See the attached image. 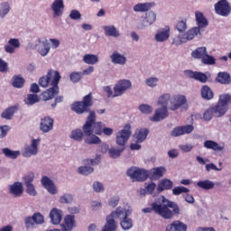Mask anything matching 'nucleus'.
Segmentation results:
<instances>
[{
  "label": "nucleus",
  "instance_id": "obj_1",
  "mask_svg": "<svg viewBox=\"0 0 231 231\" xmlns=\"http://www.w3.org/2000/svg\"><path fill=\"white\" fill-rule=\"evenodd\" d=\"M60 81V73L53 69H50L46 76L42 77L39 79V85L42 88H48V86H50V82H51V86L52 87L43 91L41 94V99L44 100V102H47V100H51V98H54L55 95H59Z\"/></svg>",
  "mask_w": 231,
  "mask_h": 231
},
{
  "label": "nucleus",
  "instance_id": "obj_2",
  "mask_svg": "<svg viewBox=\"0 0 231 231\" xmlns=\"http://www.w3.org/2000/svg\"><path fill=\"white\" fill-rule=\"evenodd\" d=\"M167 204H158V202H153L151 204L152 208H143L144 214H151L155 212L162 219H172L174 216H180V207L176 202L171 200H166Z\"/></svg>",
  "mask_w": 231,
  "mask_h": 231
},
{
  "label": "nucleus",
  "instance_id": "obj_3",
  "mask_svg": "<svg viewBox=\"0 0 231 231\" xmlns=\"http://www.w3.org/2000/svg\"><path fill=\"white\" fill-rule=\"evenodd\" d=\"M231 104V95L223 94L219 96L218 103L215 106H211L207 109L203 114V119L206 122H210L212 118H221L226 115L228 111V106Z\"/></svg>",
  "mask_w": 231,
  "mask_h": 231
},
{
  "label": "nucleus",
  "instance_id": "obj_4",
  "mask_svg": "<svg viewBox=\"0 0 231 231\" xmlns=\"http://www.w3.org/2000/svg\"><path fill=\"white\" fill-rule=\"evenodd\" d=\"M127 209L118 207L106 217V222L102 231H116V221L115 219H125L128 217Z\"/></svg>",
  "mask_w": 231,
  "mask_h": 231
},
{
  "label": "nucleus",
  "instance_id": "obj_5",
  "mask_svg": "<svg viewBox=\"0 0 231 231\" xmlns=\"http://www.w3.org/2000/svg\"><path fill=\"white\" fill-rule=\"evenodd\" d=\"M171 94H163L159 97L158 104L162 106V108L156 109L152 117H151L152 122H161V120H165L169 116V111L167 110V106L169 102L171 104Z\"/></svg>",
  "mask_w": 231,
  "mask_h": 231
},
{
  "label": "nucleus",
  "instance_id": "obj_6",
  "mask_svg": "<svg viewBox=\"0 0 231 231\" xmlns=\"http://www.w3.org/2000/svg\"><path fill=\"white\" fill-rule=\"evenodd\" d=\"M93 106V94L89 93L83 97L81 101H76L70 106L71 111L76 115H86V113L91 112V106Z\"/></svg>",
  "mask_w": 231,
  "mask_h": 231
},
{
  "label": "nucleus",
  "instance_id": "obj_7",
  "mask_svg": "<svg viewBox=\"0 0 231 231\" xmlns=\"http://www.w3.org/2000/svg\"><path fill=\"white\" fill-rule=\"evenodd\" d=\"M99 125L100 122H97V114L94 110H91L82 126L85 136H91L94 134H97Z\"/></svg>",
  "mask_w": 231,
  "mask_h": 231
},
{
  "label": "nucleus",
  "instance_id": "obj_8",
  "mask_svg": "<svg viewBox=\"0 0 231 231\" xmlns=\"http://www.w3.org/2000/svg\"><path fill=\"white\" fill-rule=\"evenodd\" d=\"M131 124H126L124 126V129L117 132L116 135V142L119 147L125 149V144L129 142V138H131Z\"/></svg>",
  "mask_w": 231,
  "mask_h": 231
},
{
  "label": "nucleus",
  "instance_id": "obj_9",
  "mask_svg": "<svg viewBox=\"0 0 231 231\" xmlns=\"http://www.w3.org/2000/svg\"><path fill=\"white\" fill-rule=\"evenodd\" d=\"M197 35H201V31H199V27H193L189 29L186 33L174 38L172 43L175 46H180V44H183V42H188V41H192Z\"/></svg>",
  "mask_w": 231,
  "mask_h": 231
},
{
  "label": "nucleus",
  "instance_id": "obj_10",
  "mask_svg": "<svg viewBox=\"0 0 231 231\" xmlns=\"http://www.w3.org/2000/svg\"><path fill=\"white\" fill-rule=\"evenodd\" d=\"M126 174L133 181H145L149 178V171L142 168H130Z\"/></svg>",
  "mask_w": 231,
  "mask_h": 231
},
{
  "label": "nucleus",
  "instance_id": "obj_11",
  "mask_svg": "<svg viewBox=\"0 0 231 231\" xmlns=\"http://www.w3.org/2000/svg\"><path fill=\"white\" fill-rule=\"evenodd\" d=\"M217 15L220 17H228L231 14V4L227 0H219L214 5Z\"/></svg>",
  "mask_w": 231,
  "mask_h": 231
},
{
  "label": "nucleus",
  "instance_id": "obj_12",
  "mask_svg": "<svg viewBox=\"0 0 231 231\" xmlns=\"http://www.w3.org/2000/svg\"><path fill=\"white\" fill-rule=\"evenodd\" d=\"M132 83L128 79H120L114 87V96L113 98L116 97H122L127 89H131Z\"/></svg>",
  "mask_w": 231,
  "mask_h": 231
},
{
  "label": "nucleus",
  "instance_id": "obj_13",
  "mask_svg": "<svg viewBox=\"0 0 231 231\" xmlns=\"http://www.w3.org/2000/svg\"><path fill=\"white\" fill-rule=\"evenodd\" d=\"M183 106H187V97L183 95H176L173 96L171 99V111H178L180 107H183Z\"/></svg>",
  "mask_w": 231,
  "mask_h": 231
},
{
  "label": "nucleus",
  "instance_id": "obj_14",
  "mask_svg": "<svg viewBox=\"0 0 231 231\" xmlns=\"http://www.w3.org/2000/svg\"><path fill=\"white\" fill-rule=\"evenodd\" d=\"M39 143H41V139H33L31 145L25 146L23 152V156L25 158H30V156H35L39 152Z\"/></svg>",
  "mask_w": 231,
  "mask_h": 231
},
{
  "label": "nucleus",
  "instance_id": "obj_15",
  "mask_svg": "<svg viewBox=\"0 0 231 231\" xmlns=\"http://www.w3.org/2000/svg\"><path fill=\"white\" fill-rule=\"evenodd\" d=\"M192 131H194V125H192L176 126L171 131V136L177 138L178 136H181L183 134H190Z\"/></svg>",
  "mask_w": 231,
  "mask_h": 231
},
{
  "label": "nucleus",
  "instance_id": "obj_16",
  "mask_svg": "<svg viewBox=\"0 0 231 231\" xmlns=\"http://www.w3.org/2000/svg\"><path fill=\"white\" fill-rule=\"evenodd\" d=\"M44 223V217L41 213H34L32 217L25 218L26 228H32L33 225H42Z\"/></svg>",
  "mask_w": 231,
  "mask_h": 231
},
{
  "label": "nucleus",
  "instance_id": "obj_17",
  "mask_svg": "<svg viewBox=\"0 0 231 231\" xmlns=\"http://www.w3.org/2000/svg\"><path fill=\"white\" fill-rule=\"evenodd\" d=\"M156 22V13L151 11L146 14V16L143 21L138 23V30H143L145 26H151Z\"/></svg>",
  "mask_w": 231,
  "mask_h": 231
},
{
  "label": "nucleus",
  "instance_id": "obj_18",
  "mask_svg": "<svg viewBox=\"0 0 231 231\" xmlns=\"http://www.w3.org/2000/svg\"><path fill=\"white\" fill-rule=\"evenodd\" d=\"M53 118L50 116L42 118L40 123V131H42V133H50V131L53 130Z\"/></svg>",
  "mask_w": 231,
  "mask_h": 231
},
{
  "label": "nucleus",
  "instance_id": "obj_19",
  "mask_svg": "<svg viewBox=\"0 0 231 231\" xmlns=\"http://www.w3.org/2000/svg\"><path fill=\"white\" fill-rule=\"evenodd\" d=\"M24 192V187L22 182H14L13 185H9V194L14 195V198H21Z\"/></svg>",
  "mask_w": 231,
  "mask_h": 231
},
{
  "label": "nucleus",
  "instance_id": "obj_20",
  "mask_svg": "<svg viewBox=\"0 0 231 231\" xmlns=\"http://www.w3.org/2000/svg\"><path fill=\"white\" fill-rule=\"evenodd\" d=\"M42 185L50 194H57V187L55 186V183H53V180L48 176H43L42 178Z\"/></svg>",
  "mask_w": 231,
  "mask_h": 231
},
{
  "label": "nucleus",
  "instance_id": "obj_21",
  "mask_svg": "<svg viewBox=\"0 0 231 231\" xmlns=\"http://www.w3.org/2000/svg\"><path fill=\"white\" fill-rule=\"evenodd\" d=\"M185 73H186V75H188V77H189V79H194L195 80H198L199 82H201L202 84L207 83V81L208 80L207 74H205L203 72L186 70Z\"/></svg>",
  "mask_w": 231,
  "mask_h": 231
},
{
  "label": "nucleus",
  "instance_id": "obj_22",
  "mask_svg": "<svg viewBox=\"0 0 231 231\" xmlns=\"http://www.w3.org/2000/svg\"><path fill=\"white\" fill-rule=\"evenodd\" d=\"M53 17H60L64 12V1L55 0L51 5Z\"/></svg>",
  "mask_w": 231,
  "mask_h": 231
},
{
  "label": "nucleus",
  "instance_id": "obj_23",
  "mask_svg": "<svg viewBox=\"0 0 231 231\" xmlns=\"http://www.w3.org/2000/svg\"><path fill=\"white\" fill-rule=\"evenodd\" d=\"M171 37V28L169 26H165L164 29L159 30L155 35V41L157 42H165Z\"/></svg>",
  "mask_w": 231,
  "mask_h": 231
},
{
  "label": "nucleus",
  "instance_id": "obj_24",
  "mask_svg": "<svg viewBox=\"0 0 231 231\" xmlns=\"http://www.w3.org/2000/svg\"><path fill=\"white\" fill-rule=\"evenodd\" d=\"M195 17L198 25L197 28H199V31H201V28H207V26H208V20H207V17H205L203 13L196 11Z\"/></svg>",
  "mask_w": 231,
  "mask_h": 231
},
{
  "label": "nucleus",
  "instance_id": "obj_25",
  "mask_svg": "<svg viewBox=\"0 0 231 231\" xmlns=\"http://www.w3.org/2000/svg\"><path fill=\"white\" fill-rule=\"evenodd\" d=\"M187 225L180 220H175L166 226L165 231H187Z\"/></svg>",
  "mask_w": 231,
  "mask_h": 231
},
{
  "label": "nucleus",
  "instance_id": "obj_26",
  "mask_svg": "<svg viewBox=\"0 0 231 231\" xmlns=\"http://www.w3.org/2000/svg\"><path fill=\"white\" fill-rule=\"evenodd\" d=\"M61 226V231H72L75 226V216L67 215L64 217V224Z\"/></svg>",
  "mask_w": 231,
  "mask_h": 231
},
{
  "label": "nucleus",
  "instance_id": "obj_27",
  "mask_svg": "<svg viewBox=\"0 0 231 231\" xmlns=\"http://www.w3.org/2000/svg\"><path fill=\"white\" fill-rule=\"evenodd\" d=\"M50 217L52 225H59L62 221V210L52 208L50 212Z\"/></svg>",
  "mask_w": 231,
  "mask_h": 231
},
{
  "label": "nucleus",
  "instance_id": "obj_28",
  "mask_svg": "<svg viewBox=\"0 0 231 231\" xmlns=\"http://www.w3.org/2000/svg\"><path fill=\"white\" fill-rule=\"evenodd\" d=\"M174 186V182L169 179H163L160 181V183L157 186V190L159 192H163V190H171L172 187Z\"/></svg>",
  "mask_w": 231,
  "mask_h": 231
},
{
  "label": "nucleus",
  "instance_id": "obj_29",
  "mask_svg": "<svg viewBox=\"0 0 231 231\" xmlns=\"http://www.w3.org/2000/svg\"><path fill=\"white\" fill-rule=\"evenodd\" d=\"M110 59L112 60L113 64H119L120 66H124V64L127 62V58L118 52H114L110 56Z\"/></svg>",
  "mask_w": 231,
  "mask_h": 231
},
{
  "label": "nucleus",
  "instance_id": "obj_30",
  "mask_svg": "<svg viewBox=\"0 0 231 231\" xmlns=\"http://www.w3.org/2000/svg\"><path fill=\"white\" fill-rule=\"evenodd\" d=\"M149 134V130L147 128H141L136 130L134 134V138L137 140V143H142Z\"/></svg>",
  "mask_w": 231,
  "mask_h": 231
},
{
  "label": "nucleus",
  "instance_id": "obj_31",
  "mask_svg": "<svg viewBox=\"0 0 231 231\" xmlns=\"http://www.w3.org/2000/svg\"><path fill=\"white\" fill-rule=\"evenodd\" d=\"M113 133V128L106 127V124L102 122L99 123V126L97 127V136H102V134H105V136H111Z\"/></svg>",
  "mask_w": 231,
  "mask_h": 231
},
{
  "label": "nucleus",
  "instance_id": "obj_32",
  "mask_svg": "<svg viewBox=\"0 0 231 231\" xmlns=\"http://www.w3.org/2000/svg\"><path fill=\"white\" fill-rule=\"evenodd\" d=\"M204 147L206 149H211L212 151H217L218 152H221L225 149V146L219 145V143L212 141V140H208L204 142Z\"/></svg>",
  "mask_w": 231,
  "mask_h": 231
},
{
  "label": "nucleus",
  "instance_id": "obj_33",
  "mask_svg": "<svg viewBox=\"0 0 231 231\" xmlns=\"http://www.w3.org/2000/svg\"><path fill=\"white\" fill-rule=\"evenodd\" d=\"M51 46L50 45V42H48V40H43L42 44L38 47V51L42 57H46L47 53H50Z\"/></svg>",
  "mask_w": 231,
  "mask_h": 231
},
{
  "label": "nucleus",
  "instance_id": "obj_34",
  "mask_svg": "<svg viewBox=\"0 0 231 231\" xmlns=\"http://www.w3.org/2000/svg\"><path fill=\"white\" fill-rule=\"evenodd\" d=\"M216 81L219 84L228 85L231 82L230 74L227 72H219L216 78Z\"/></svg>",
  "mask_w": 231,
  "mask_h": 231
},
{
  "label": "nucleus",
  "instance_id": "obj_35",
  "mask_svg": "<svg viewBox=\"0 0 231 231\" xmlns=\"http://www.w3.org/2000/svg\"><path fill=\"white\" fill-rule=\"evenodd\" d=\"M201 97L204 100H212L214 98V92L210 87L204 85L201 88Z\"/></svg>",
  "mask_w": 231,
  "mask_h": 231
},
{
  "label": "nucleus",
  "instance_id": "obj_36",
  "mask_svg": "<svg viewBox=\"0 0 231 231\" xmlns=\"http://www.w3.org/2000/svg\"><path fill=\"white\" fill-rule=\"evenodd\" d=\"M106 35L108 37H120V32L116 30L115 25H106L103 27Z\"/></svg>",
  "mask_w": 231,
  "mask_h": 231
},
{
  "label": "nucleus",
  "instance_id": "obj_37",
  "mask_svg": "<svg viewBox=\"0 0 231 231\" xmlns=\"http://www.w3.org/2000/svg\"><path fill=\"white\" fill-rule=\"evenodd\" d=\"M18 109L17 106H9L2 113V118H5V120H12V117L15 115V112Z\"/></svg>",
  "mask_w": 231,
  "mask_h": 231
},
{
  "label": "nucleus",
  "instance_id": "obj_38",
  "mask_svg": "<svg viewBox=\"0 0 231 231\" xmlns=\"http://www.w3.org/2000/svg\"><path fill=\"white\" fill-rule=\"evenodd\" d=\"M154 6V3L137 4L134 6V12H149Z\"/></svg>",
  "mask_w": 231,
  "mask_h": 231
},
{
  "label": "nucleus",
  "instance_id": "obj_39",
  "mask_svg": "<svg viewBox=\"0 0 231 231\" xmlns=\"http://www.w3.org/2000/svg\"><path fill=\"white\" fill-rule=\"evenodd\" d=\"M206 53L207 47H199L191 52V57H193V59H200L202 60Z\"/></svg>",
  "mask_w": 231,
  "mask_h": 231
},
{
  "label": "nucleus",
  "instance_id": "obj_40",
  "mask_svg": "<svg viewBox=\"0 0 231 231\" xmlns=\"http://www.w3.org/2000/svg\"><path fill=\"white\" fill-rule=\"evenodd\" d=\"M84 130L75 129L71 132L70 138L76 142H82L84 140Z\"/></svg>",
  "mask_w": 231,
  "mask_h": 231
},
{
  "label": "nucleus",
  "instance_id": "obj_41",
  "mask_svg": "<svg viewBox=\"0 0 231 231\" xmlns=\"http://www.w3.org/2000/svg\"><path fill=\"white\" fill-rule=\"evenodd\" d=\"M3 154H5V158H10L11 160H15L19 157L21 152L19 151H12L9 148H4L2 150Z\"/></svg>",
  "mask_w": 231,
  "mask_h": 231
},
{
  "label": "nucleus",
  "instance_id": "obj_42",
  "mask_svg": "<svg viewBox=\"0 0 231 231\" xmlns=\"http://www.w3.org/2000/svg\"><path fill=\"white\" fill-rule=\"evenodd\" d=\"M85 64L95 65L98 62V56L95 54H85L83 56Z\"/></svg>",
  "mask_w": 231,
  "mask_h": 231
},
{
  "label": "nucleus",
  "instance_id": "obj_43",
  "mask_svg": "<svg viewBox=\"0 0 231 231\" xmlns=\"http://www.w3.org/2000/svg\"><path fill=\"white\" fill-rule=\"evenodd\" d=\"M167 172V169L165 167L160 166L157 168H153L152 171V178H162L163 177V174Z\"/></svg>",
  "mask_w": 231,
  "mask_h": 231
},
{
  "label": "nucleus",
  "instance_id": "obj_44",
  "mask_svg": "<svg viewBox=\"0 0 231 231\" xmlns=\"http://www.w3.org/2000/svg\"><path fill=\"white\" fill-rule=\"evenodd\" d=\"M39 101L40 99L37 94H28L27 97L24 99V102L27 106H33V104H37Z\"/></svg>",
  "mask_w": 231,
  "mask_h": 231
},
{
  "label": "nucleus",
  "instance_id": "obj_45",
  "mask_svg": "<svg viewBox=\"0 0 231 231\" xmlns=\"http://www.w3.org/2000/svg\"><path fill=\"white\" fill-rule=\"evenodd\" d=\"M198 187L200 189H204V190H210V189H214V182L206 180H200L197 183Z\"/></svg>",
  "mask_w": 231,
  "mask_h": 231
},
{
  "label": "nucleus",
  "instance_id": "obj_46",
  "mask_svg": "<svg viewBox=\"0 0 231 231\" xmlns=\"http://www.w3.org/2000/svg\"><path fill=\"white\" fill-rule=\"evenodd\" d=\"M85 143H88V145H97L102 143V140H100V137L92 134L88 138L85 139Z\"/></svg>",
  "mask_w": 231,
  "mask_h": 231
},
{
  "label": "nucleus",
  "instance_id": "obj_47",
  "mask_svg": "<svg viewBox=\"0 0 231 231\" xmlns=\"http://www.w3.org/2000/svg\"><path fill=\"white\" fill-rule=\"evenodd\" d=\"M12 84H13L14 88H23V86H24V78H23L21 76H14L13 78Z\"/></svg>",
  "mask_w": 231,
  "mask_h": 231
},
{
  "label": "nucleus",
  "instance_id": "obj_48",
  "mask_svg": "<svg viewBox=\"0 0 231 231\" xmlns=\"http://www.w3.org/2000/svg\"><path fill=\"white\" fill-rule=\"evenodd\" d=\"M120 225L123 230H131V228H133V220L126 217L125 218H123V220H121Z\"/></svg>",
  "mask_w": 231,
  "mask_h": 231
},
{
  "label": "nucleus",
  "instance_id": "obj_49",
  "mask_svg": "<svg viewBox=\"0 0 231 231\" xmlns=\"http://www.w3.org/2000/svg\"><path fill=\"white\" fill-rule=\"evenodd\" d=\"M189 192H190V189L183 186H178L172 189L173 196H180V194H189Z\"/></svg>",
  "mask_w": 231,
  "mask_h": 231
},
{
  "label": "nucleus",
  "instance_id": "obj_50",
  "mask_svg": "<svg viewBox=\"0 0 231 231\" xmlns=\"http://www.w3.org/2000/svg\"><path fill=\"white\" fill-rule=\"evenodd\" d=\"M93 171H95V169H93V167L90 166H80L78 169L79 174H81L82 176H89V174H91Z\"/></svg>",
  "mask_w": 231,
  "mask_h": 231
},
{
  "label": "nucleus",
  "instance_id": "obj_51",
  "mask_svg": "<svg viewBox=\"0 0 231 231\" xmlns=\"http://www.w3.org/2000/svg\"><path fill=\"white\" fill-rule=\"evenodd\" d=\"M125 149L122 148L121 149H116L115 147H112L108 150V154L110 156V158H119V156L122 154V152L125 151Z\"/></svg>",
  "mask_w": 231,
  "mask_h": 231
},
{
  "label": "nucleus",
  "instance_id": "obj_52",
  "mask_svg": "<svg viewBox=\"0 0 231 231\" xmlns=\"http://www.w3.org/2000/svg\"><path fill=\"white\" fill-rule=\"evenodd\" d=\"M154 189H156V183L152 182L147 185L146 189H141L140 192L143 196H145L146 194H152V192H154Z\"/></svg>",
  "mask_w": 231,
  "mask_h": 231
},
{
  "label": "nucleus",
  "instance_id": "obj_53",
  "mask_svg": "<svg viewBox=\"0 0 231 231\" xmlns=\"http://www.w3.org/2000/svg\"><path fill=\"white\" fill-rule=\"evenodd\" d=\"M202 64H206L208 66H212L216 64V59L213 56L208 55V53L205 54L204 58L201 59Z\"/></svg>",
  "mask_w": 231,
  "mask_h": 231
},
{
  "label": "nucleus",
  "instance_id": "obj_54",
  "mask_svg": "<svg viewBox=\"0 0 231 231\" xmlns=\"http://www.w3.org/2000/svg\"><path fill=\"white\" fill-rule=\"evenodd\" d=\"M82 77H83L82 72H77V71H74L69 75V79L71 82H73L74 84H77V82H80V80H82Z\"/></svg>",
  "mask_w": 231,
  "mask_h": 231
},
{
  "label": "nucleus",
  "instance_id": "obj_55",
  "mask_svg": "<svg viewBox=\"0 0 231 231\" xmlns=\"http://www.w3.org/2000/svg\"><path fill=\"white\" fill-rule=\"evenodd\" d=\"M33 180H35V175L33 172L28 173L23 177V183L24 185H32L33 184Z\"/></svg>",
  "mask_w": 231,
  "mask_h": 231
},
{
  "label": "nucleus",
  "instance_id": "obj_56",
  "mask_svg": "<svg viewBox=\"0 0 231 231\" xmlns=\"http://www.w3.org/2000/svg\"><path fill=\"white\" fill-rule=\"evenodd\" d=\"M2 9L0 10V17H5L10 12V4L5 2L1 5Z\"/></svg>",
  "mask_w": 231,
  "mask_h": 231
},
{
  "label": "nucleus",
  "instance_id": "obj_57",
  "mask_svg": "<svg viewBox=\"0 0 231 231\" xmlns=\"http://www.w3.org/2000/svg\"><path fill=\"white\" fill-rule=\"evenodd\" d=\"M139 110L141 113H143V115H151V113H152V106L143 104L139 106Z\"/></svg>",
  "mask_w": 231,
  "mask_h": 231
},
{
  "label": "nucleus",
  "instance_id": "obj_58",
  "mask_svg": "<svg viewBox=\"0 0 231 231\" xmlns=\"http://www.w3.org/2000/svg\"><path fill=\"white\" fill-rule=\"evenodd\" d=\"M176 30L180 32V33H183L185 30H187V21H180L176 24Z\"/></svg>",
  "mask_w": 231,
  "mask_h": 231
},
{
  "label": "nucleus",
  "instance_id": "obj_59",
  "mask_svg": "<svg viewBox=\"0 0 231 231\" xmlns=\"http://www.w3.org/2000/svg\"><path fill=\"white\" fill-rule=\"evenodd\" d=\"M73 202V195L71 194H64L60 198V203H72Z\"/></svg>",
  "mask_w": 231,
  "mask_h": 231
},
{
  "label": "nucleus",
  "instance_id": "obj_60",
  "mask_svg": "<svg viewBox=\"0 0 231 231\" xmlns=\"http://www.w3.org/2000/svg\"><path fill=\"white\" fill-rule=\"evenodd\" d=\"M25 187L29 196H37V190H35V186L33 184H27Z\"/></svg>",
  "mask_w": 231,
  "mask_h": 231
},
{
  "label": "nucleus",
  "instance_id": "obj_61",
  "mask_svg": "<svg viewBox=\"0 0 231 231\" xmlns=\"http://www.w3.org/2000/svg\"><path fill=\"white\" fill-rule=\"evenodd\" d=\"M85 162L88 165H98L100 163V155H96L95 159H87Z\"/></svg>",
  "mask_w": 231,
  "mask_h": 231
},
{
  "label": "nucleus",
  "instance_id": "obj_62",
  "mask_svg": "<svg viewBox=\"0 0 231 231\" xmlns=\"http://www.w3.org/2000/svg\"><path fill=\"white\" fill-rule=\"evenodd\" d=\"M158 78H149L146 79V85L149 86V88H156L157 84H158Z\"/></svg>",
  "mask_w": 231,
  "mask_h": 231
},
{
  "label": "nucleus",
  "instance_id": "obj_63",
  "mask_svg": "<svg viewBox=\"0 0 231 231\" xmlns=\"http://www.w3.org/2000/svg\"><path fill=\"white\" fill-rule=\"evenodd\" d=\"M69 17L73 21H78V19H80V17H82V14H80V12L79 10L74 9V10L70 11Z\"/></svg>",
  "mask_w": 231,
  "mask_h": 231
},
{
  "label": "nucleus",
  "instance_id": "obj_64",
  "mask_svg": "<svg viewBox=\"0 0 231 231\" xmlns=\"http://www.w3.org/2000/svg\"><path fill=\"white\" fill-rule=\"evenodd\" d=\"M93 189L95 192H104V185L102 182L96 181L93 184Z\"/></svg>",
  "mask_w": 231,
  "mask_h": 231
}]
</instances>
